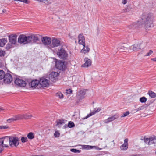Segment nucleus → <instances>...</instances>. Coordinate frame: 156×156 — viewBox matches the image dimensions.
<instances>
[{"label": "nucleus", "mask_w": 156, "mask_h": 156, "mask_svg": "<svg viewBox=\"0 0 156 156\" xmlns=\"http://www.w3.org/2000/svg\"><path fill=\"white\" fill-rule=\"evenodd\" d=\"M57 55L59 58L63 60H66L68 57V54L66 51L62 48L58 50Z\"/></svg>", "instance_id": "f257e3e1"}, {"label": "nucleus", "mask_w": 156, "mask_h": 156, "mask_svg": "<svg viewBox=\"0 0 156 156\" xmlns=\"http://www.w3.org/2000/svg\"><path fill=\"white\" fill-rule=\"evenodd\" d=\"M30 38L29 37V36H26L25 35L21 34L18 38V41L20 44H26L30 43Z\"/></svg>", "instance_id": "f03ea898"}, {"label": "nucleus", "mask_w": 156, "mask_h": 156, "mask_svg": "<svg viewBox=\"0 0 156 156\" xmlns=\"http://www.w3.org/2000/svg\"><path fill=\"white\" fill-rule=\"evenodd\" d=\"M9 136V144L11 146L14 145L17 147L19 144V139L18 137L15 136Z\"/></svg>", "instance_id": "7ed1b4c3"}, {"label": "nucleus", "mask_w": 156, "mask_h": 156, "mask_svg": "<svg viewBox=\"0 0 156 156\" xmlns=\"http://www.w3.org/2000/svg\"><path fill=\"white\" fill-rule=\"evenodd\" d=\"M15 84L18 86L21 87H24L26 86L28 82V80L26 79L23 80L22 79L16 78L15 81Z\"/></svg>", "instance_id": "20e7f679"}, {"label": "nucleus", "mask_w": 156, "mask_h": 156, "mask_svg": "<svg viewBox=\"0 0 156 156\" xmlns=\"http://www.w3.org/2000/svg\"><path fill=\"white\" fill-rule=\"evenodd\" d=\"M144 142L149 145L156 143V136H153L149 138L144 137Z\"/></svg>", "instance_id": "39448f33"}, {"label": "nucleus", "mask_w": 156, "mask_h": 156, "mask_svg": "<svg viewBox=\"0 0 156 156\" xmlns=\"http://www.w3.org/2000/svg\"><path fill=\"white\" fill-rule=\"evenodd\" d=\"M55 67L59 70H65L66 68V63L61 61L56 62Z\"/></svg>", "instance_id": "423d86ee"}, {"label": "nucleus", "mask_w": 156, "mask_h": 156, "mask_svg": "<svg viewBox=\"0 0 156 156\" xmlns=\"http://www.w3.org/2000/svg\"><path fill=\"white\" fill-rule=\"evenodd\" d=\"M51 41H52L51 44L48 46V48L50 49L58 47L60 44V41L55 38H53Z\"/></svg>", "instance_id": "0eeeda50"}, {"label": "nucleus", "mask_w": 156, "mask_h": 156, "mask_svg": "<svg viewBox=\"0 0 156 156\" xmlns=\"http://www.w3.org/2000/svg\"><path fill=\"white\" fill-rule=\"evenodd\" d=\"M3 82L5 83L9 84L12 80V75L9 73H7L3 78Z\"/></svg>", "instance_id": "6e6552de"}, {"label": "nucleus", "mask_w": 156, "mask_h": 156, "mask_svg": "<svg viewBox=\"0 0 156 156\" xmlns=\"http://www.w3.org/2000/svg\"><path fill=\"white\" fill-rule=\"evenodd\" d=\"M8 141L9 142V136H5L0 139V144L4 147H8Z\"/></svg>", "instance_id": "1a4fd4ad"}, {"label": "nucleus", "mask_w": 156, "mask_h": 156, "mask_svg": "<svg viewBox=\"0 0 156 156\" xmlns=\"http://www.w3.org/2000/svg\"><path fill=\"white\" fill-rule=\"evenodd\" d=\"M87 90H80L77 93V99L79 100H81L85 97V95Z\"/></svg>", "instance_id": "9d476101"}, {"label": "nucleus", "mask_w": 156, "mask_h": 156, "mask_svg": "<svg viewBox=\"0 0 156 156\" xmlns=\"http://www.w3.org/2000/svg\"><path fill=\"white\" fill-rule=\"evenodd\" d=\"M119 115L118 114H116L112 116L108 117L107 119L103 120L104 123H109L119 117Z\"/></svg>", "instance_id": "9b49d317"}, {"label": "nucleus", "mask_w": 156, "mask_h": 156, "mask_svg": "<svg viewBox=\"0 0 156 156\" xmlns=\"http://www.w3.org/2000/svg\"><path fill=\"white\" fill-rule=\"evenodd\" d=\"M59 75L58 73L55 72H51L49 75V78L50 80L53 82H55L57 79V77Z\"/></svg>", "instance_id": "f8f14e48"}, {"label": "nucleus", "mask_w": 156, "mask_h": 156, "mask_svg": "<svg viewBox=\"0 0 156 156\" xmlns=\"http://www.w3.org/2000/svg\"><path fill=\"white\" fill-rule=\"evenodd\" d=\"M39 84L42 87H47L49 85L48 80L44 78H42L40 79Z\"/></svg>", "instance_id": "ddd939ff"}, {"label": "nucleus", "mask_w": 156, "mask_h": 156, "mask_svg": "<svg viewBox=\"0 0 156 156\" xmlns=\"http://www.w3.org/2000/svg\"><path fill=\"white\" fill-rule=\"evenodd\" d=\"M41 40L42 43L45 45L49 46L51 42V39L48 37H43Z\"/></svg>", "instance_id": "4468645a"}, {"label": "nucleus", "mask_w": 156, "mask_h": 156, "mask_svg": "<svg viewBox=\"0 0 156 156\" xmlns=\"http://www.w3.org/2000/svg\"><path fill=\"white\" fill-rule=\"evenodd\" d=\"M30 39V43H35L39 41L38 35L37 34H33L29 36Z\"/></svg>", "instance_id": "2eb2a0df"}, {"label": "nucleus", "mask_w": 156, "mask_h": 156, "mask_svg": "<svg viewBox=\"0 0 156 156\" xmlns=\"http://www.w3.org/2000/svg\"><path fill=\"white\" fill-rule=\"evenodd\" d=\"M17 36L16 34H12L9 36V41L11 44H16Z\"/></svg>", "instance_id": "dca6fc26"}, {"label": "nucleus", "mask_w": 156, "mask_h": 156, "mask_svg": "<svg viewBox=\"0 0 156 156\" xmlns=\"http://www.w3.org/2000/svg\"><path fill=\"white\" fill-rule=\"evenodd\" d=\"M85 63L82 64L81 67H88L91 66V61L87 58H86L84 59Z\"/></svg>", "instance_id": "f3484780"}, {"label": "nucleus", "mask_w": 156, "mask_h": 156, "mask_svg": "<svg viewBox=\"0 0 156 156\" xmlns=\"http://www.w3.org/2000/svg\"><path fill=\"white\" fill-rule=\"evenodd\" d=\"M39 83V81L37 80H32L30 83V81L28 80V82H27V83H28L31 87L34 88L37 87Z\"/></svg>", "instance_id": "a211bd4d"}, {"label": "nucleus", "mask_w": 156, "mask_h": 156, "mask_svg": "<svg viewBox=\"0 0 156 156\" xmlns=\"http://www.w3.org/2000/svg\"><path fill=\"white\" fill-rule=\"evenodd\" d=\"M78 43L81 45H84L85 37L83 34H80L78 36Z\"/></svg>", "instance_id": "6ab92c4d"}, {"label": "nucleus", "mask_w": 156, "mask_h": 156, "mask_svg": "<svg viewBox=\"0 0 156 156\" xmlns=\"http://www.w3.org/2000/svg\"><path fill=\"white\" fill-rule=\"evenodd\" d=\"M128 139H126L124 140V144L120 146V149L122 150H126L128 148Z\"/></svg>", "instance_id": "aec40b11"}, {"label": "nucleus", "mask_w": 156, "mask_h": 156, "mask_svg": "<svg viewBox=\"0 0 156 156\" xmlns=\"http://www.w3.org/2000/svg\"><path fill=\"white\" fill-rule=\"evenodd\" d=\"M82 45L83 46V48L81 50L80 52L85 54L88 53L90 50L88 45H86L85 43L84 45Z\"/></svg>", "instance_id": "412c9836"}, {"label": "nucleus", "mask_w": 156, "mask_h": 156, "mask_svg": "<svg viewBox=\"0 0 156 156\" xmlns=\"http://www.w3.org/2000/svg\"><path fill=\"white\" fill-rule=\"evenodd\" d=\"M140 44H135L133 45L132 50L133 51H137L141 49Z\"/></svg>", "instance_id": "4be33fe9"}, {"label": "nucleus", "mask_w": 156, "mask_h": 156, "mask_svg": "<svg viewBox=\"0 0 156 156\" xmlns=\"http://www.w3.org/2000/svg\"><path fill=\"white\" fill-rule=\"evenodd\" d=\"M20 117L18 116V115H16L13 117L8 119L7 120V122L8 123H10L14 121L20 119Z\"/></svg>", "instance_id": "5701e85b"}, {"label": "nucleus", "mask_w": 156, "mask_h": 156, "mask_svg": "<svg viewBox=\"0 0 156 156\" xmlns=\"http://www.w3.org/2000/svg\"><path fill=\"white\" fill-rule=\"evenodd\" d=\"M101 110V109L100 108H97L95 109L94 110V111L92 112V113H91L89 115H88L86 117H85L84 118V119H86L89 117L93 115L95 113H97L99 111H100Z\"/></svg>", "instance_id": "b1692460"}, {"label": "nucleus", "mask_w": 156, "mask_h": 156, "mask_svg": "<svg viewBox=\"0 0 156 156\" xmlns=\"http://www.w3.org/2000/svg\"><path fill=\"white\" fill-rule=\"evenodd\" d=\"M18 116H19V117H20V119H29L32 117L31 115H28L27 113L20 114L18 115Z\"/></svg>", "instance_id": "393cba45"}, {"label": "nucleus", "mask_w": 156, "mask_h": 156, "mask_svg": "<svg viewBox=\"0 0 156 156\" xmlns=\"http://www.w3.org/2000/svg\"><path fill=\"white\" fill-rule=\"evenodd\" d=\"M147 18L145 19V22L144 23L145 26H146L147 24L148 25L151 23V22L150 20V15L148 14H146Z\"/></svg>", "instance_id": "a878e982"}, {"label": "nucleus", "mask_w": 156, "mask_h": 156, "mask_svg": "<svg viewBox=\"0 0 156 156\" xmlns=\"http://www.w3.org/2000/svg\"><path fill=\"white\" fill-rule=\"evenodd\" d=\"M66 120L63 119H59L56 121V125L60 127L61 125L64 124L65 123Z\"/></svg>", "instance_id": "bb28decb"}, {"label": "nucleus", "mask_w": 156, "mask_h": 156, "mask_svg": "<svg viewBox=\"0 0 156 156\" xmlns=\"http://www.w3.org/2000/svg\"><path fill=\"white\" fill-rule=\"evenodd\" d=\"M7 42V39L5 38L0 39V46L1 47H3Z\"/></svg>", "instance_id": "cd10ccee"}, {"label": "nucleus", "mask_w": 156, "mask_h": 156, "mask_svg": "<svg viewBox=\"0 0 156 156\" xmlns=\"http://www.w3.org/2000/svg\"><path fill=\"white\" fill-rule=\"evenodd\" d=\"M149 96L152 98H154L156 97V94L151 91L148 92Z\"/></svg>", "instance_id": "c85d7f7f"}, {"label": "nucleus", "mask_w": 156, "mask_h": 156, "mask_svg": "<svg viewBox=\"0 0 156 156\" xmlns=\"http://www.w3.org/2000/svg\"><path fill=\"white\" fill-rule=\"evenodd\" d=\"M126 49L127 48L124 46H121L118 48V50L120 51H126Z\"/></svg>", "instance_id": "c756f323"}, {"label": "nucleus", "mask_w": 156, "mask_h": 156, "mask_svg": "<svg viewBox=\"0 0 156 156\" xmlns=\"http://www.w3.org/2000/svg\"><path fill=\"white\" fill-rule=\"evenodd\" d=\"M5 74L2 70H0V80L3 79Z\"/></svg>", "instance_id": "7c9ffc66"}, {"label": "nucleus", "mask_w": 156, "mask_h": 156, "mask_svg": "<svg viewBox=\"0 0 156 156\" xmlns=\"http://www.w3.org/2000/svg\"><path fill=\"white\" fill-rule=\"evenodd\" d=\"M27 137L28 139H32L34 138V134L32 132L29 133L27 135Z\"/></svg>", "instance_id": "2f4dec72"}, {"label": "nucleus", "mask_w": 156, "mask_h": 156, "mask_svg": "<svg viewBox=\"0 0 156 156\" xmlns=\"http://www.w3.org/2000/svg\"><path fill=\"white\" fill-rule=\"evenodd\" d=\"M147 100V98L145 97H143L140 98L139 101L141 103H145Z\"/></svg>", "instance_id": "473e14b6"}, {"label": "nucleus", "mask_w": 156, "mask_h": 156, "mask_svg": "<svg viewBox=\"0 0 156 156\" xmlns=\"http://www.w3.org/2000/svg\"><path fill=\"white\" fill-rule=\"evenodd\" d=\"M67 126L68 127L71 128L74 127L75 126L74 123L70 121L68 123Z\"/></svg>", "instance_id": "72a5a7b5"}, {"label": "nucleus", "mask_w": 156, "mask_h": 156, "mask_svg": "<svg viewBox=\"0 0 156 156\" xmlns=\"http://www.w3.org/2000/svg\"><path fill=\"white\" fill-rule=\"evenodd\" d=\"M56 95L57 97H58L60 98H63V95L60 92H58L56 93Z\"/></svg>", "instance_id": "f704fd0d"}, {"label": "nucleus", "mask_w": 156, "mask_h": 156, "mask_svg": "<svg viewBox=\"0 0 156 156\" xmlns=\"http://www.w3.org/2000/svg\"><path fill=\"white\" fill-rule=\"evenodd\" d=\"M91 146L87 145H82V147L83 149H91Z\"/></svg>", "instance_id": "c9c22d12"}, {"label": "nucleus", "mask_w": 156, "mask_h": 156, "mask_svg": "<svg viewBox=\"0 0 156 156\" xmlns=\"http://www.w3.org/2000/svg\"><path fill=\"white\" fill-rule=\"evenodd\" d=\"M70 151L72 152L75 153H79L81 151L79 150H77L75 149H70Z\"/></svg>", "instance_id": "e433bc0d"}, {"label": "nucleus", "mask_w": 156, "mask_h": 156, "mask_svg": "<svg viewBox=\"0 0 156 156\" xmlns=\"http://www.w3.org/2000/svg\"><path fill=\"white\" fill-rule=\"evenodd\" d=\"M21 141L22 143H25L27 141V139L26 137H22L21 138Z\"/></svg>", "instance_id": "4c0bfd02"}, {"label": "nucleus", "mask_w": 156, "mask_h": 156, "mask_svg": "<svg viewBox=\"0 0 156 156\" xmlns=\"http://www.w3.org/2000/svg\"><path fill=\"white\" fill-rule=\"evenodd\" d=\"M129 111H127L123 113V114L121 116V118L126 116L129 114Z\"/></svg>", "instance_id": "58836bf2"}, {"label": "nucleus", "mask_w": 156, "mask_h": 156, "mask_svg": "<svg viewBox=\"0 0 156 156\" xmlns=\"http://www.w3.org/2000/svg\"><path fill=\"white\" fill-rule=\"evenodd\" d=\"M132 9L131 7L129 5L125 9V12H128Z\"/></svg>", "instance_id": "ea45409f"}, {"label": "nucleus", "mask_w": 156, "mask_h": 156, "mask_svg": "<svg viewBox=\"0 0 156 156\" xmlns=\"http://www.w3.org/2000/svg\"><path fill=\"white\" fill-rule=\"evenodd\" d=\"M60 135V133L58 131H55L54 133V136L56 137H58Z\"/></svg>", "instance_id": "a19ab883"}, {"label": "nucleus", "mask_w": 156, "mask_h": 156, "mask_svg": "<svg viewBox=\"0 0 156 156\" xmlns=\"http://www.w3.org/2000/svg\"><path fill=\"white\" fill-rule=\"evenodd\" d=\"M5 54V51H0V56H4Z\"/></svg>", "instance_id": "79ce46f5"}, {"label": "nucleus", "mask_w": 156, "mask_h": 156, "mask_svg": "<svg viewBox=\"0 0 156 156\" xmlns=\"http://www.w3.org/2000/svg\"><path fill=\"white\" fill-rule=\"evenodd\" d=\"M91 146V147H90L91 148V149H95L98 150H100L101 149L100 148L98 147H97V146Z\"/></svg>", "instance_id": "37998d69"}, {"label": "nucleus", "mask_w": 156, "mask_h": 156, "mask_svg": "<svg viewBox=\"0 0 156 156\" xmlns=\"http://www.w3.org/2000/svg\"><path fill=\"white\" fill-rule=\"evenodd\" d=\"M153 51L150 50L149 51V52L147 53L146 55H145V56H150L153 53Z\"/></svg>", "instance_id": "c03bdc74"}, {"label": "nucleus", "mask_w": 156, "mask_h": 156, "mask_svg": "<svg viewBox=\"0 0 156 156\" xmlns=\"http://www.w3.org/2000/svg\"><path fill=\"white\" fill-rule=\"evenodd\" d=\"M8 127L6 126L2 125L0 126V129H5L8 128Z\"/></svg>", "instance_id": "a18cd8bd"}, {"label": "nucleus", "mask_w": 156, "mask_h": 156, "mask_svg": "<svg viewBox=\"0 0 156 156\" xmlns=\"http://www.w3.org/2000/svg\"><path fill=\"white\" fill-rule=\"evenodd\" d=\"M66 93L68 94H71V93H72V90L69 89H67L66 90Z\"/></svg>", "instance_id": "49530a36"}, {"label": "nucleus", "mask_w": 156, "mask_h": 156, "mask_svg": "<svg viewBox=\"0 0 156 156\" xmlns=\"http://www.w3.org/2000/svg\"><path fill=\"white\" fill-rule=\"evenodd\" d=\"M4 147L1 144H0V152H1L3 150V147Z\"/></svg>", "instance_id": "de8ad7c7"}, {"label": "nucleus", "mask_w": 156, "mask_h": 156, "mask_svg": "<svg viewBox=\"0 0 156 156\" xmlns=\"http://www.w3.org/2000/svg\"><path fill=\"white\" fill-rule=\"evenodd\" d=\"M122 2L123 4H125L127 3L126 0H122Z\"/></svg>", "instance_id": "09e8293b"}, {"label": "nucleus", "mask_w": 156, "mask_h": 156, "mask_svg": "<svg viewBox=\"0 0 156 156\" xmlns=\"http://www.w3.org/2000/svg\"><path fill=\"white\" fill-rule=\"evenodd\" d=\"M23 2L25 3L28 4L29 2V1L28 0H24Z\"/></svg>", "instance_id": "8fccbe9b"}, {"label": "nucleus", "mask_w": 156, "mask_h": 156, "mask_svg": "<svg viewBox=\"0 0 156 156\" xmlns=\"http://www.w3.org/2000/svg\"><path fill=\"white\" fill-rule=\"evenodd\" d=\"M142 109V107H140L139 108L137 109H136V111H138L141 110Z\"/></svg>", "instance_id": "3c124183"}, {"label": "nucleus", "mask_w": 156, "mask_h": 156, "mask_svg": "<svg viewBox=\"0 0 156 156\" xmlns=\"http://www.w3.org/2000/svg\"><path fill=\"white\" fill-rule=\"evenodd\" d=\"M151 60H152L153 61H154L156 62V58H151Z\"/></svg>", "instance_id": "603ef678"}, {"label": "nucleus", "mask_w": 156, "mask_h": 156, "mask_svg": "<svg viewBox=\"0 0 156 156\" xmlns=\"http://www.w3.org/2000/svg\"><path fill=\"white\" fill-rule=\"evenodd\" d=\"M6 10L5 9H4L2 10V12L3 13H6Z\"/></svg>", "instance_id": "864d4df0"}, {"label": "nucleus", "mask_w": 156, "mask_h": 156, "mask_svg": "<svg viewBox=\"0 0 156 156\" xmlns=\"http://www.w3.org/2000/svg\"><path fill=\"white\" fill-rule=\"evenodd\" d=\"M68 126V125L65 124V125H64V127H65V128H67V127H68V126Z\"/></svg>", "instance_id": "5fc2aeb1"}, {"label": "nucleus", "mask_w": 156, "mask_h": 156, "mask_svg": "<svg viewBox=\"0 0 156 156\" xmlns=\"http://www.w3.org/2000/svg\"><path fill=\"white\" fill-rule=\"evenodd\" d=\"M2 111V109L1 107H0V112Z\"/></svg>", "instance_id": "6e6d98bb"}, {"label": "nucleus", "mask_w": 156, "mask_h": 156, "mask_svg": "<svg viewBox=\"0 0 156 156\" xmlns=\"http://www.w3.org/2000/svg\"><path fill=\"white\" fill-rule=\"evenodd\" d=\"M19 1H20L22 2H23L24 0H19Z\"/></svg>", "instance_id": "4d7b16f0"}, {"label": "nucleus", "mask_w": 156, "mask_h": 156, "mask_svg": "<svg viewBox=\"0 0 156 156\" xmlns=\"http://www.w3.org/2000/svg\"><path fill=\"white\" fill-rule=\"evenodd\" d=\"M144 19V18H142V20H143Z\"/></svg>", "instance_id": "13d9d810"}, {"label": "nucleus", "mask_w": 156, "mask_h": 156, "mask_svg": "<svg viewBox=\"0 0 156 156\" xmlns=\"http://www.w3.org/2000/svg\"><path fill=\"white\" fill-rule=\"evenodd\" d=\"M66 156V155H64V156Z\"/></svg>", "instance_id": "bf43d9fd"}]
</instances>
